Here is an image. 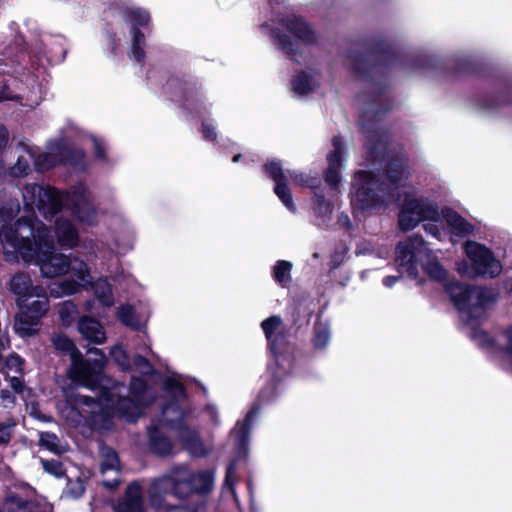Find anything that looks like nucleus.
Masks as SVG:
<instances>
[{
  "label": "nucleus",
  "instance_id": "nucleus-1",
  "mask_svg": "<svg viewBox=\"0 0 512 512\" xmlns=\"http://www.w3.org/2000/svg\"><path fill=\"white\" fill-rule=\"evenodd\" d=\"M24 208L27 215L21 217L15 226H4L0 230V250L8 261L21 258L28 264H36L41 275L54 278L71 272L75 278L53 283L50 295L55 298L73 295L92 283L88 265L78 257L70 258L54 251V240L47 227L35 216V209L45 217L53 216L63 207L71 209L79 222L94 225L96 210L83 185L71 193H60L52 188L27 184L23 190Z\"/></svg>",
  "mask_w": 512,
  "mask_h": 512
},
{
  "label": "nucleus",
  "instance_id": "nucleus-2",
  "mask_svg": "<svg viewBox=\"0 0 512 512\" xmlns=\"http://www.w3.org/2000/svg\"><path fill=\"white\" fill-rule=\"evenodd\" d=\"M57 350L67 352L70 355L71 367L69 376L73 382L89 389L100 388L97 402L100 406L110 409L113 414L134 421L142 411V407L152 400V391L147 388L142 379L135 378L130 385V397H122L123 385L116 384L112 388L103 386L102 370L106 363L104 353L95 348L89 350L93 358L83 360L81 354L75 348L74 343L65 335H56L52 338Z\"/></svg>",
  "mask_w": 512,
  "mask_h": 512
},
{
  "label": "nucleus",
  "instance_id": "nucleus-3",
  "mask_svg": "<svg viewBox=\"0 0 512 512\" xmlns=\"http://www.w3.org/2000/svg\"><path fill=\"white\" fill-rule=\"evenodd\" d=\"M408 174L403 157L389 163L386 172L387 183L376 180L372 172H358L352 183L351 203L354 210H377L397 201L400 196L397 191L402 187Z\"/></svg>",
  "mask_w": 512,
  "mask_h": 512
},
{
  "label": "nucleus",
  "instance_id": "nucleus-4",
  "mask_svg": "<svg viewBox=\"0 0 512 512\" xmlns=\"http://www.w3.org/2000/svg\"><path fill=\"white\" fill-rule=\"evenodd\" d=\"M446 291L461 313V319L471 330L470 337L482 348L494 345L493 339L478 329L485 319L486 309L495 302L496 293L490 288L469 287L460 283L446 285Z\"/></svg>",
  "mask_w": 512,
  "mask_h": 512
},
{
  "label": "nucleus",
  "instance_id": "nucleus-5",
  "mask_svg": "<svg viewBox=\"0 0 512 512\" xmlns=\"http://www.w3.org/2000/svg\"><path fill=\"white\" fill-rule=\"evenodd\" d=\"M395 262L399 272L411 279L418 278V263L422 262L425 272L433 279L443 281L446 278V270L434 258L430 256V250L423 238L413 235L405 241L399 242L396 248Z\"/></svg>",
  "mask_w": 512,
  "mask_h": 512
},
{
  "label": "nucleus",
  "instance_id": "nucleus-6",
  "mask_svg": "<svg viewBox=\"0 0 512 512\" xmlns=\"http://www.w3.org/2000/svg\"><path fill=\"white\" fill-rule=\"evenodd\" d=\"M214 485V473L212 470L191 471L186 467H176L169 474L154 480L151 487V502L158 506L155 494L158 491H170L176 495L188 493H208Z\"/></svg>",
  "mask_w": 512,
  "mask_h": 512
},
{
  "label": "nucleus",
  "instance_id": "nucleus-7",
  "mask_svg": "<svg viewBox=\"0 0 512 512\" xmlns=\"http://www.w3.org/2000/svg\"><path fill=\"white\" fill-rule=\"evenodd\" d=\"M465 253L471 264L462 261L457 270L462 276L474 278L476 276L495 277L500 274L502 267L492 252L485 246L476 242L465 244Z\"/></svg>",
  "mask_w": 512,
  "mask_h": 512
},
{
  "label": "nucleus",
  "instance_id": "nucleus-8",
  "mask_svg": "<svg viewBox=\"0 0 512 512\" xmlns=\"http://www.w3.org/2000/svg\"><path fill=\"white\" fill-rule=\"evenodd\" d=\"M265 172L274 181V192L283 205L291 212L296 211L291 192L287 186L288 179L297 185H310L309 177L297 171H284L281 163L271 160L265 165Z\"/></svg>",
  "mask_w": 512,
  "mask_h": 512
},
{
  "label": "nucleus",
  "instance_id": "nucleus-9",
  "mask_svg": "<svg viewBox=\"0 0 512 512\" xmlns=\"http://www.w3.org/2000/svg\"><path fill=\"white\" fill-rule=\"evenodd\" d=\"M162 415L163 420H161V425L168 424L171 428L177 429V437L184 443L191 454L203 456L208 452V449L204 447L196 432L184 425V413L178 402H172L166 405L163 408Z\"/></svg>",
  "mask_w": 512,
  "mask_h": 512
},
{
  "label": "nucleus",
  "instance_id": "nucleus-10",
  "mask_svg": "<svg viewBox=\"0 0 512 512\" xmlns=\"http://www.w3.org/2000/svg\"><path fill=\"white\" fill-rule=\"evenodd\" d=\"M440 213L436 204L427 198H411L405 201L399 214V227L403 231L414 229L423 221H438Z\"/></svg>",
  "mask_w": 512,
  "mask_h": 512
},
{
  "label": "nucleus",
  "instance_id": "nucleus-11",
  "mask_svg": "<svg viewBox=\"0 0 512 512\" xmlns=\"http://www.w3.org/2000/svg\"><path fill=\"white\" fill-rule=\"evenodd\" d=\"M23 149L26 150L28 157H26L25 155L18 156L17 163L11 169V174L15 177H20L28 173L30 169V159H34L35 165L41 170L49 169L60 161L69 162L70 164L75 166L78 165V161L72 158H57L52 153H45L36 157L33 149L29 148L27 145H23Z\"/></svg>",
  "mask_w": 512,
  "mask_h": 512
},
{
  "label": "nucleus",
  "instance_id": "nucleus-12",
  "mask_svg": "<svg viewBox=\"0 0 512 512\" xmlns=\"http://www.w3.org/2000/svg\"><path fill=\"white\" fill-rule=\"evenodd\" d=\"M100 473L102 476V483L108 489L116 488L120 479V462L117 453L108 446L100 448Z\"/></svg>",
  "mask_w": 512,
  "mask_h": 512
},
{
  "label": "nucleus",
  "instance_id": "nucleus-13",
  "mask_svg": "<svg viewBox=\"0 0 512 512\" xmlns=\"http://www.w3.org/2000/svg\"><path fill=\"white\" fill-rule=\"evenodd\" d=\"M127 17L132 26V50L130 57L137 62H141L144 57L142 46L144 44V35L136 30L138 26H146L150 21V14L141 8H132L128 11Z\"/></svg>",
  "mask_w": 512,
  "mask_h": 512
},
{
  "label": "nucleus",
  "instance_id": "nucleus-14",
  "mask_svg": "<svg viewBox=\"0 0 512 512\" xmlns=\"http://www.w3.org/2000/svg\"><path fill=\"white\" fill-rule=\"evenodd\" d=\"M321 85V74L317 69H307L296 73L290 82L295 97H305L316 92Z\"/></svg>",
  "mask_w": 512,
  "mask_h": 512
},
{
  "label": "nucleus",
  "instance_id": "nucleus-15",
  "mask_svg": "<svg viewBox=\"0 0 512 512\" xmlns=\"http://www.w3.org/2000/svg\"><path fill=\"white\" fill-rule=\"evenodd\" d=\"M47 230H49L47 228ZM50 232V231H48ZM53 240L58 242L60 246L66 248H74L78 245L80 236L78 229L74 224L67 218L58 217L55 221L54 235L49 233Z\"/></svg>",
  "mask_w": 512,
  "mask_h": 512
},
{
  "label": "nucleus",
  "instance_id": "nucleus-16",
  "mask_svg": "<svg viewBox=\"0 0 512 512\" xmlns=\"http://www.w3.org/2000/svg\"><path fill=\"white\" fill-rule=\"evenodd\" d=\"M10 290L17 296L18 305H23L34 295H42L43 287L33 286L29 275L18 273L11 278Z\"/></svg>",
  "mask_w": 512,
  "mask_h": 512
},
{
  "label": "nucleus",
  "instance_id": "nucleus-17",
  "mask_svg": "<svg viewBox=\"0 0 512 512\" xmlns=\"http://www.w3.org/2000/svg\"><path fill=\"white\" fill-rule=\"evenodd\" d=\"M332 145L333 150L327 155L328 168L325 172V181L334 188L340 181L343 145L339 137L333 138Z\"/></svg>",
  "mask_w": 512,
  "mask_h": 512
},
{
  "label": "nucleus",
  "instance_id": "nucleus-18",
  "mask_svg": "<svg viewBox=\"0 0 512 512\" xmlns=\"http://www.w3.org/2000/svg\"><path fill=\"white\" fill-rule=\"evenodd\" d=\"M280 23L302 42L313 43L317 39L314 30L301 18L295 15H290L285 19H281Z\"/></svg>",
  "mask_w": 512,
  "mask_h": 512
},
{
  "label": "nucleus",
  "instance_id": "nucleus-19",
  "mask_svg": "<svg viewBox=\"0 0 512 512\" xmlns=\"http://www.w3.org/2000/svg\"><path fill=\"white\" fill-rule=\"evenodd\" d=\"M142 491L138 483H131L123 499L114 507L115 512H142Z\"/></svg>",
  "mask_w": 512,
  "mask_h": 512
},
{
  "label": "nucleus",
  "instance_id": "nucleus-20",
  "mask_svg": "<svg viewBox=\"0 0 512 512\" xmlns=\"http://www.w3.org/2000/svg\"><path fill=\"white\" fill-rule=\"evenodd\" d=\"M78 328L84 338L95 344H102L106 340V333L101 323L90 317H82Z\"/></svg>",
  "mask_w": 512,
  "mask_h": 512
},
{
  "label": "nucleus",
  "instance_id": "nucleus-21",
  "mask_svg": "<svg viewBox=\"0 0 512 512\" xmlns=\"http://www.w3.org/2000/svg\"><path fill=\"white\" fill-rule=\"evenodd\" d=\"M443 217L451 230L452 242H456L455 237H464L472 233L473 226L456 212L447 209L443 211Z\"/></svg>",
  "mask_w": 512,
  "mask_h": 512
},
{
  "label": "nucleus",
  "instance_id": "nucleus-22",
  "mask_svg": "<svg viewBox=\"0 0 512 512\" xmlns=\"http://www.w3.org/2000/svg\"><path fill=\"white\" fill-rule=\"evenodd\" d=\"M264 334L269 342L271 351L276 355V344L282 339L283 325L282 320L278 316H271L264 320L261 324Z\"/></svg>",
  "mask_w": 512,
  "mask_h": 512
},
{
  "label": "nucleus",
  "instance_id": "nucleus-23",
  "mask_svg": "<svg viewBox=\"0 0 512 512\" xmlns=\"http://www.w3.org/2000/svg\"><path fill=\"white\" fill-rule=\"evenodd\" d=\"M4 507L7 512H42L35 502L17 493L7 495Z\"/></svg>",
  "mask_w": 512,
  "mask_h": 512
},
{
  "label": "nucleus",
  "instance_id": "nucleus-24",
  "mask_svg": "<svg viewBox=\"0 0 512 512\" xmlns=\"http://www.w3.org/2000/svg\"><path fill=\"white\" fill-rule=\"evenodd\" d=\"M333 211V205L330 201L326 200L322 195L315 194L314 197V214L316 217V224L318 226H327L330 222Z\"/></svg>",
  "mask_w": 512,
  "mask_h": 512
},
{
  "label": "nucleus",
  "instance_id": "nucleus-25",
  "mask_svg": "<svg viewBox=\"0 0 512 512\" xmlns=\"http://www.w3.org/2000/svg\"><path fill=\"white\" fill-rule=\"evenodd\" d=\"M148 433L150 449L153 453L158 454L160 456L170 454L172 450L171 442L166 437L159 433L158 427L154 426L149 428Z\"/></svg>",
  "mask_w": 512,
  "mask_h": 512
},
{
  "label": "nucleus",
  "instance_id": "nucleus-26",
  "mask_svg": "<svg viewBox=\"0 0 512 512\" xmlns=\"http://www.w3.org/2000/svg\"><path fill=\"white\" fill-rule=\"evenodd\" d=\"M256 410L252 409L243 422H238L232 431V435L237 439L240 449H245L248 443V435L251 429V422L256 417Z\"/></svg>",
  "mask_w": 512,
  "mask_h": 512
},
{
  "label": "nucleus",
  "instance_id": "nucleus-27",
  "mask_svg": "<svg viewBox=\"0 0 512 512\" xmlns=\"http://www.w3.org/2000/svg\"><path fill=\"white\" fill-rule=\"evenodd\" d=\"M118 318L124 325L133 329H140L147 320V316L137 314L134 308L129 305L120 307Z\"/></svg>",
  "mask_w": 512,
  "mask_h": 512
},
{
  "label": "nucleus",
  "instance_id": "nucleus-28",
  "mask_svg": "<svg viewBox=\"0 0 512 512\" xmlns=\"http://www.w3.org/2000/svg\"><path fill=\"white\" fill-rule=\"evenodd\" d=\"M38 319L33 315L20 314L15 318V331L22 337L31 336L37 332Z\"/></svg>",
  "mask_w": 512,
  "mask_h": 512
},
{
  "label": "nucleus",
  "instance_id": "nucleus-29",
  "mask_svg": "<svg viewBox=\"0 0 512 512\" xmlns=\"http://www.w3.org/2000/svg\"><path fill=\"white\" fill-rule=\"evenodd\" d=\"M34 297L37 299L32 302H29L28 300L27 302H24L23 305L19 306L22 309L25 308L28 313L35 316L36 318H40L46 314L49 307L45 289L43 288L42 295H34Z\"/></svg>",
  "mask_w": 512,
  "mask_h": 512
},
{
  "label": "nucleus",
  "instance_id": "nucleus-30",
  "mask_svg": "<svg viewBox=\"0 0 512 512\" xmlns=\"http://www.w3.org/2000/svg\"><path fill=\"white\" fill-rule=\"evenodd\" d=\"M271 36L274 39L275 44L285 55L294 61H298L296 57V52L299 50L298 44H294L287 36L280 35L275 30H272Z\"/></svg>",
  "mask_w": 512,
  "mask_h": 512
},
{
  "label": "nucleus",
  "instance_id": "nucleus-31",
  "mask_svg": "<svg viewBox=\"0 0 512 512\" xmlns=\"http://www.w3.org/2000/svg\"><path fill=\"white\" fill-rule=\"evenodd\" d=\"M292 263L285 260H279L273 267L272 274L274 280L281 286H287L291 281Z\"/></svg>",
  "mask_w": 512,
  "mask_h": 512
},
{
  "label": "nucleus",
  "instance_id": "nucleus-32",
  "mask_svg": "<svg viewBox=\"0 0 512 512\" xmlns=\"http://www.w3.org/2000/svg\"><path fill=\"white\" fill-rule=\"evenodd\" d=\"M39 443L42 447L54 454H62L66 452V445L62 444L58 437L50 432H42L39 435Z\"/></svg>",
  "mask_w": 512,
  "mask_h": 512
},
{
  "label": "nucleus",
  "instance_id": "nucleus-33",
  "mask_svg": "<svg viewBox=\"0 0 512 512\" xmlns=\"http://www.w3.org/2000/svg\"><path fill=\"white\" fill-rule=\"evenodd\" d=\"M94 291L97 299L102 305L110 307L114 304L112 289L106 279H99L94 284Z\"/></svg>",
  "mask_w": 512,
  "mask_h": 512
},
{
  "label": "nucleus",
  "instance_id": "nucleus-34",
  "mask_svg": "<svg viewBox=\"0 0 512 512\" xmlns=\"http://www.w3.org/2000/svg\"><path fill=\"white\" fill-rule=\"evenodd\" d=\"M77 315V308L71 301L63 302L59 307V316L64 325H69Z\"/></svg>",
  "mask_w": 512,
  "mask_h": 512
},
{
  "label": "nucleus",
  "instance_id": "nucleus-35",
  "mask_svg": "<svg viewBox=\"0 0 512 512\" xmlns=\"http://www.w3.org/2000/svg\"><path fill=\"white\" fill-rule=\"evenodd\" d=\"M20 211V205L17 200H11L7 204L0 205V219L3 222L11 220Z\"/></svg>",
  "mask_w": 512,
  "mask_h": 512
},
{
  "label": "nucleus",
  "instance_id": "nucleus-36",
  "mask_svg": "<svg viewBox=\"0 0 512 512\" xmlns=\"http://www.w3.org/2000/svg\"><path fill=\"white\" fill-rule=\"evenodd\" d=\"M43 469L57 478H60L64 475V470L62 464L57 460H41Z\"/></svg>",
  "mask_w": 512,
  "mask_h": 512
},
{
  "label": "nucleus",
  "instance_id": "nucleus-37",
  "mask_svg": "<svg viewBox=\"0 0 512 512\" xmlns=\"http://www.w3.org/2000/svg\"><path fill=\"white\" fill-rule=\"evenodd\" d=\"M165 387L168 393L175 397L177 401L184 397V389L179 381L175 379H167Z\"/></svg>",
  "mask_w": 512,
  "mask_h": 512
},
{
  "label": "nucleus",
  "instance_id": "nucleus-38",
  "mask_svg": "<svg viewBox=\"0 0 512 512\" xmlns=\"http://www.w3.org/2000/svg\"><path fill=\"white\" fill-rule=\"evenodd\" d=\"M110 354H111V357L113 358V360L122 369L125 370V369H127L129 367V363H128V358H127L126 352L120 346H115L114 348H112Z\"/></svg>",
  "mask_w": 512,
  "mask_h": 512
},
{
  "label": "nucleus",
  "instance_id": "nucleus-39",
  "mask_svg": "<svg viewBox=\"0 0 512 512\" xmlns=\"http://www.w3.org/2000/svg\"><path fill=\"white\" fill-rule=\"evenodd\" d=\"M23 360L16 354H11L5 361V367L15 373L22 372Z\"/></svg>",
  "mask_w": 512,
  "mask_h": 512
},
{
  "label": "nucleus",
  "instance_id": "nucleus-40",
  "mask_svg": "<svg viewBox=\"0 0 512 512\" xmlns=\"http://www.w3.org/2000/svg\"><path fill=\"white\" fill-rule=\"evenodd\" d=\"M503 338L505 358L512 366V326L503 334Z\"/></svg>",
  "mask_w": 512,
  "mask_h": 512
},
{
  "label": "nucleus",
  "instance_id": "nucleus-41",
  "mask_svg": "<svg viewBox=\"0 0 512 512\" xmlns=\"http://www.w3.org/2000/svg\"><path fill=\"white\" fill-rule=\"evenodd\" d=\"M16 403L15 396L7 389L0 390V406L11 409Z\"/></svg>",
  "mask_w": 512,
  "mask_h": 512
},
{
  "label": "nucleus",
  "instance_id": "nucleus-42",
  "mask_svg": "<svg viewBox=\"0 0 512 512\" xmlns=\"http://www.w3.org/2000/svg\"><path fill=\"white\" fill-rule=\"evenodd\" d=\"M330 339L328 330L325 327H317L314 343L317 347H324Z\"/></svg>",
  "mask_w": 512,
  "mask_h": 512
},
{
  "label": "nucleus",
  "instance_id": "nucleus-43",
  "mask_svg": "<svg viewBox=\"0 0 512 512\" xmlns=\"http://www.w3.org/2000/svg\"><path fill=\"white\" fill-rule=\"evenodd\" d=\"M94 400L87 396H80L76 395L73 397V399H69L68 402L71 405V410L69 413H74L75 409L78 407V405L85 404L89 406Z\"/></svg>",
  "mask_w": 512,
  "mask_h": 512
},
{
  "label": "nucleus",
  "instance_id": "nucleus-44",
  "mask_svg": "<svg viewBox=\"0 0 512 512\" xmlns=\"http://www.w3.org/2000/svg\"><path fill=\"white\" fill-rule=\"evenodd\" d=\"M14 424L0 423V444H7L11 437V427Z\"/></svg>",
  "mask_w": 512,
  "mask_h": 512
},
{
  "label": "nucleus",
  "instance_id": "nucleus-45",
  "mask_svg": "<svg viewBox=\"0 0 512 512\" xmlns=\"http://www.w3.org/2000/svg\"><path fill=\"white\" fill-rule=\"evenodd\" d=\"M435 222L436 221H430L429 223L425 224L424 229L428 234L434 236L437 239H441V231Z\"/></svg>",
  "mask_w": 512,
  "mask_h": 512
},
{
  "label": "nucleus",
  "instance_id": "nucleus-46",
  "mask_svg": "<svg viewBox=\"0 0 512 512\" xmlns=\"http://www.w3.org/2000/svg\"><path fill=\"white\" fill-rule=\"evenodd\" d=\"M203 506H178L171 507L166 512H202Z\"/></svg>",
  "mask_w": 512,
  "mask_h": 512
},
{
  "label": "nucleus",
  "instance_id": "nucleus-47",
  "mask_svg": "<svg viewBox=\"0 0 512 512\" xmlns=\"http://www.w3.org/2000/svg\"><path fill=\"white\" fill-rule=\"evenodd\" d=\"M134 364L139 368L142 373H149L151 367L147 360L142 356H136L134 359Z\"/></svg>",
  "mask_w": 512,
  "mask_h": 512
},
{
  "label": "nucleus",
  "instance_id": "nucleus-48",
  "mask_svg": "<svg viewBox=\"0 0 512 512\" xmlns=\"http://www.w3.org/2000/svg\"><path fill=\"white\" fill-rule=\"evenodd\" d=\"M9 383L11 388L14 390L16 394H22L24 390L23 383L21 379L17 376L9 377Z\"/></svg>",
  "mask_w": 512,
  "mask_h": 512
},
{
  "label": "nucleus",
  "instance_id": "nucleus-49",
  "mask_svg": "<svg viewBox=\"0 0 512 512\" xmlns=\"http://www.w3.org/2000/svg\"><path fill=\"white\" fill-rule=\"evenodd\" d=\"M202 133H203V137L206 140H215V138H216L215 129L209 123H206V122L203 123Z\"/></svg>",
  "mask_w": 512,
  "mask_h": 512
},
{
  "label": "nucleus",
  "instance_id": "nucleus-50",
  "mask_svg": "<svg viewBox=\"0 0 512 512\" xmlns=\"http://www.w3.org/2000/svg\"><path fill=\"white\" fill-rule=\"evenodd\" d=\"M92 142L94 144L95 153H96L97 157L103 158L104 157V146H103L102 141L96 137H93Z\"/></svg>",
  "mask_w": 512,
  "mask_h": 512
},
{
  "label": "nucleus",
  "instance_id": "nucleus-51",
  "mask_svg": "<svg viewBox=\"0 0 512 512\" xmlns=\"http://www.w3.org/2000/svg\"><path fill=\"white\" fill-rule=\"evenodd\" d=\"M10 339L5 330L0 328V350H4L9 347Z\"/></svg>",
  "mask_w": 512,
  "mask_h": 512
},
{
  "label": "nucleus",
  "instance_id": "nucleus-52",
  "mask_svg": "<svg viewBox=\"0 0 512 512\" xmlns=\"http://www.w3.org/2000/svg\"><path fill=\"white\" fill-rule=\"evenodd\" d=\"M12 96L7 92L4 79L0 77V100L10 99Z\"/></svg>",
  "mask_w": 512,
  "mask_h": 512
},
{
  "label": "nucleus",
  "instance_id": "nucleus-53",
  "mask_svg": "<svg viewBox=\"0 0 512 512\" xmlns=\"http://www.w3.org/2000/svg\"><path fill=\"white\" fill-rule=\"evenodd\" d=\"M70 485H75L73 495L74 496H80L84 493V486L81 481H76L75 483H71Z\"/></svg>",
  "mask_w": 512,
  "mask_h": 512
},
{
  "label": "nucleus",
  "instance_id": "nucleus-54",
  "mask_svg": "<svg viewBox=\"0 0 512 512\" xmlns=\"http://www.w3.org/2000/svg\"><path fill=\"white\" fill-rule=\"evenodd\" d=\"M399 280V277L398 276H387L384 278L383 280V284L390 288L392 287L397 281Z\"/></svg>",
  "mask_w": 512,
  "mask_h": 512
},
{
  "label": "nucleus",
  "instance_id": "nucleus-55",
  "mask_svg": "<svg viewBox=\"0 0 512 512\" xmlns=\"http://www.w3.org/2000/svg\"><path fill=\"white\" fill-rule=\"evenodd\" d=\"M338 223L341 226H348L350 224V219H349L348 215H346V214L339 215Z\"/></svg>",
  "mask_w": 512,
  "mask_h": 512
},
{
  "label": "nucleus",
  "instance_id": "nucleus-56",
  "mask_svg": "<svg viewBox=\"0 0 512 512\" xmlns=\"http://www.w3.org/2000/svg\"><path fill=\"white\" fill-rule=\"evenodd\" d=\"M234 475V465L231 464L228 469H227V475H226V483L229 484L230 483V479L232 478V476Z\"/></svg>",
  "mask_w": 512,
  "mask_h": 512
},
{
  "label": "nucleus",
  "instance_id": "nucleus-57",
  "mask_svg": "<svg viewBox=\"0 0 512 512\" xmlns=\"http://www.w3.org/2000/svg\"><path fill=\"white\" fill-rule=\"evenodd\" d=\"M6 138H7V131L3 126L0 125V146L2 145V143H4L6 141Z\"/></svg>",
  "mask_w": 512,
  "mask_h": 512
},
{
  "label": "nucleus",
  "instance_id": "nucleus-58",
  "mask_svg": "<svg viewBox=\"0 0 512 512\" xmlns=\"http://www.w3.org/2000/svg\"><path fill=\"white\" fill-rule=\"evenodd\" d=\"M285 362H286V359L285 358H277V365L280 366L281 368L284 367L285 365Z\"/></svg>",
  "mask_w": 512,
  "mask_h": 512
},
{
  "label": "nucleus",
  "instance_id": "nucleus-59",
  "mask_svg": "<svg viewBox=\"0 0 512 512\" xmlns=\"http://www.w3.org/2000/svg\"><path fill=\"white\" fill-rule=\"evenodd\" d=\"M377 149H378L377 145H371L370 146L371 153H375Z\"/></svg>",
  "mask_w": 512,
  "mask_h": 512
},
{
  "label": "nucleus",
  "instance_id": "nucleus-60",
  "mask_svg": "<svg viewBox=\"0 0 512 512\" xmlns=\"http://www.w3.org/2000/svg\"><path fill=\"white\" fill-rule=\"evenodd\" d=\"M76 157L79 158V159H82L84 157L83 152L82 151L76 152Z\"/></svg>",
  "mask_w": 512,
  "mask_h": 512
},
{
  "label": "nucleus",
  "instance_id": "nucleus-61",
  "mask_svg": "<svg viewBox=\"0 0 512 512\" xmlns=\"http://www.w3.org/2000/svg\"><path fill=\"white\" fill-rule=\"evenodd\" d=\"M280 377H281L280 371L275 372V378H280Z\"/></svg>",
  "mask_w": 512,
  "mask_h": 512
},
{
  "label": "nucleus",
  "instance_id": "nucleus-62",
  "mask_svg": "<svg viewBox=\"0 0 512 512\" xmlns=\"http://www.w3.org/2000/svg\"><path fill=\"white\" fill-rule=\"evenodd\" d=\"M239 157H240V155H236V156H234L233 161H234V162L239 161Z\"/></svg>",
  "mask_w": 512,
  "mask_h": 512
},
{
  "label": "nucleus",
  "instance_id": "nucleus-63",
  "mask_svg": "<svg viewBox=\"0 0 512 512\" xmlns=\"http://www.w3.org/2000/svg\"><path fill=\"white\" fill-rule=\"evenodd\" d=\"M87 310H90V302H87Z\"/></svg>",
  "mask_w": 512,
  "mask_h": 512
}]
</instances>
